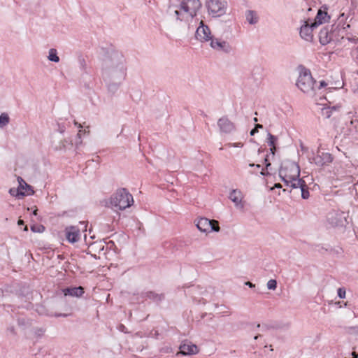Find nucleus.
Instances as JSON below:
<instances>
[{
  "label": "nucleus",
  "mask_w": 358,
  "mask_h": 358,
  "mask_svg": "<svg viewBox=\"0 0 358 358\" xmlns=\"http://www.w3.org/2000/svg\"><path fill=\"white\" fill-rule=\"evenodd\" d=\"M101 69L105 81L123 80L126 76L123 55L117 51L108 52L103 59Z\"/></svg>",
  "instance_id": "obj_1"
},
{
  "label": "nucleus",
  "mask_w": 358,
  "mask_h": 358,
  "mask_svg": "<svg viewBox=\"0 0 358 358\" xmlns=\"http://www.w3.org/2000/svg\"><path fill=\"white\" fill-rule=\"evenodd\" d=\"M200 0H170L167 14L177 21H188L201 8Z\"/></svg>",
  "instance_id": "obj_2"
},
{
  "label": "nucleus",
  "mask_w": 358,
  "mask_h": 358,
  "mask_svg": "<svg viewBox=\"0 0 358 358\" xmlns=\"http://www.w3.org/2000/svg\"><path fill=\"white\" fill-rule=\"evenodd\" d=\"M350 27V24H347L345 27L343 25V27L341 28H338V26H337L336 29H332L331 31H329V29L326 27L321 29V31L319 33L320 43L322 45H324L329 43L331 41H338L339 39L337 37L338 36H341V40L346 38L349 41L356 43V41H358V38H355L349 36H348V34L345 33L346 29L349 28Z\"/></svg>",
  "instance_id": "obj_3"
},
{
  "label": "nucleus",
  "mask_w": 358,
  "mask_h": 358,
  "mask_svg": "<svg viewBox=\"0 0 358 358\" xmlns=\"http://www.w3.org/2000/svg\"><path fill=\"white\" fill-rule=\"evenodd\" d=\"M299 76L297 79L296 86L303 92L313 96L315 94V80L312 77L309 69L303 66H299Z\"/></svg>",
  "instance_id": "obj_4"
},
{
  "label": "nucleus",
  "mask_w": 358,
  "mask_h": 358,
  "mask_svg": "<svg viewBox=\"0 0 358 358\" xmlns=\"http://www.w3.org/2000/svg\"><path fill=\"white\" fill-rule=\"evenodd\" d=\"M134 203L132 195L125 188L117 189L110 197V204L117 210H124Z\"/></svg>",
  "instance_id": "obj_5"
},
{
  "label": "nucleus",
  "mask_w": 358,
  "mask_h": 358,
  "mask_svg": "<svg viewBox=\"0 0 358 358\" xmlns=\"http://www.w3.org/2000/svg\"><path fill=\"white\" fill-rule=\"evenodd\" d=\"M206 6L209 14L213 17H220L226 13L227 2L225 0H208Z\"/></svg>",
  "instance_id": "obj_6"
},
{
  "label": "nucleus",
  "mask_w": 358,
  "mask_h": 358,
  "mask_svg": "<svg viewBox=\"0 0 358 358\" xmlns=\"http://www.w3.org/2000/svg\"><path fill=\"white\" fill-rule=\"evenodd\" d=\"M195 38L201 43H210L214 38L213 35L208 26L204 24L203 21H201L199 26L197 27L195 32Z\"/></svg>",
  "instance_id": "obj_7"
},
{
  "label": "nucleus",
  "mask_w": 358,
  "mask_h": 358,
  "mask_svg": "<svg viewBox=\"0 0 358 358\" xmlns=\"http://www.w3.org/2000/svg\"><path fill=\"white\" fill-rule=\"evenodd\" d=\"M300 169L295 163H291L279 171V176H283L289 180H301L299 178Z\"/></svg>",
  "instance_id": "obj_8"
},
{
  "label": "nucleus",
  "mask_w": 358,
  "mask_h": 358,
  "mask_svg": "<svg viewBox=\"0 0 358 358\" xmlns=\"http://www.w3.org/2000/svg\"><path fill=\"white\" fill-rule=\"evenodd\" d=\"M329 220L336 226H343L347 223V218L344 212H334L329 214Z\"/></svg>",
  "instance_id": "obj_9"
},
{
  "label": "nucleus",
  "mask_w": 358,
  "mask_h": 358,
  "mask_svg": "<svg viewBox=\"0 0 358 358\" xmlns=\"http://www.w3.org/2000/svg\"><path fill=\"white\" fill-rule=\"evenodd\" d=\"M315 28H316V27H313V23L312 22H304V24L301 26L300 29V36L306 41H311L313 37V31Z\"/></svg>",
  "instance_id": "obj_10"
},
{
  "label": "nucleus",
  "mask_w": 358,
  "mask_h": 358,
  "mask_svg": "<svg viewBox=\"0 0 358 358\" xmlns=\"http://www.w3.org/2000/svg\"><path fill=\"white\" fill-rule=\"evenodd\" d=\"M333 161L331 154L324 152H318L316 156L313 158V162L317 166H322L327 165Z\"/></svg>",
  "instance_id": "obj_11"
},
{
  "label": "nucleus",
  "mask_w": 358,
  "mask_h": 358,
  "mask_svg": "<svg viewBox=\"0 0 358 358\" xmlns=\"http://www.w3.org/2000/svg\"><path fill=\"white\" fill-rule=\"evenodd\" d=\"M209 45L213 49L217 51L229 53L231 50V45L227 41H220L218 38H214Z\"/></svg>",
  "instance_id": "obj_12"
},
{
  "label": "nucleus",
  "mask_w": 358,
  "mask_h": 358,
  "mask_svg": "<svg viewBox=\"0 0 358 358\" xmlns=\"http://www.w3.org/2000/svg\"><path fill=\"white\" fill-rule=\"evenodd\" d=\"M65 236L69 242L74 243L77 242L80 238V229L75 226L67 227L65 229Z\"/></svg>",
  "instance_id": "obj_13"
},
{
  "label": "nucleus",
  "mask_w": 358,
  "mask_h": 358,
  "mask_svg": "<svg viewBox=\"0 0 358 358\" xmlns=\"http://www.w3.org/2000/svg\"><path fill=\"white\" fill-rule=\"evenodd\" d=\"M217 125L220 131L224 133H230L235 129L234 124L227 117L220 118L217 121Z\"/></svg>",
  "instance_id": "obj_14"
},
{
  "label": "nucleus",
  "mask_w": 358,
  "mask_h": 358,
  "mask_svg": "<svg viewBox=\"0 0 358 358\" xmlns=\"http://www.w3.org/2000/svg\"><path fill=\"white\" fill-rule=\"evenodd\" d=\"M150 299L154 302L159 303L164 299V294H157L152 291L145 292L141 293L136 298L137 300L141 299L142 301L145 299Z\"/></svg>",
  "instance_id": "obj_15"
},
{
  "label": "nucleus",
  "mask_w": 358,
  "mask_h": 358,
  "mask_svg": "<svg viewBox=\"0 0 358 358\" xmlns=\"http://www.w3.org/2000/svg\"><path fill=\"white\" fill-rule=\"evenodd\" d=\"M327 7H324V10L319 9L317 11V13L315 16V18L314 20V22H312L313 23V27H317L323 23L327 22L329 19L330 16L328 15L327 12Z\"/></svg>",
  "instance_id": "obj_16"
},
{
  "label": "nucleus",
  "mask_w": 358,
  "mask_h": 358,
  "mask_svg": "<svg viewBox=\"0 0 358 358\" xmlns=\"http://www.w3.org/2000/svg\"><path fill=\"white\" fill-rule=\"evenodd\" d=\"M229 199L233 203H234L237 208H244V205L242 203L243 194L240 190L237 189H233L229 194Z\"/></svg>",
  "instance_id": "obj_17"
},
{
  "label": "nucleus",
  "mask_w": 358,
  "mask_h": 358,
  "mask_svg": "<svg viewBox=\"0 0 358 358\" xmlns=\"http://www.w3.org/2000/svg\"><path fill=\"white\" fill-rule=\"evenodd\" d=\"M199 352L198 348L194 344H182L180 346V352L183 355H196Z\"/></svg>",
  "instance_id": "obj_18"
},
{
  "label": "nucleus",
  "mask_w": 358,
  "mask_h": 358,
  "mask_svg": "<svg viewBox=\"0 0 358 358\" xmlns=\"http://www.w3.org/2000/svg\"><path fill=\"white\" fill-rule=\"evenodd\" d=\"M210 220L206 217H201L196 221V226L202 232H208L210 228Z\"/></svg>",
  "instance_id": "obj_19"
},
{
  "label": "nucleus",
  "mask_w": 358,
  "mask_h": 358,
  "mask_svg": "<svg viewBox=\"0 0 358 358\" xmlns=\"http://www.w3.org/2000/svg\"><path fill=\"white\" fill-rule=\"evenodd\" d=\"M65 296L70 295L72 296L80 297L84 294V289L83 287H68L64 289Z\"/></svg>",
  "instance_id": "obj_20"
},
{
  "label": "nucleus",
  "mask_w": 358,
  "mask_h": 358,
  "mask_svg": "<svg viewBox=\"0 0 358 358\" xmlns=\"http://www.w3.org/2000/svg\"><path fill=\"white\" fill-rule=\"evenodd\" d=\"M17 181L19 182V187L20 190L24 189L26 191L25 195H32L34 194V191L33 187L27 184L21 177L17 178Z\"/></svg>",
  "instance_id": "obj_21"
},
{
  "label": "nucleus",
  "mask_w": 358,
  "mask_h": 358,
  "mask_svg": "<svg viewBox=\"0 0 358 358\" xmlns=\"http://www.w3.org/2000/svg\"><path fill=\"white\" fill-rule=\"evenodd\" d=\"M246 20L250 24H255L259 21L257 13L255 10H248L245 13Z\"/></svg>",
  "instance_id": "obj_22"
},
{
  "label": "nucleus",
  "mask_w": 358,
  "mask_h": 358,
  "mask_svg": "<svg viewBox=\"0 0 358 358\" xmlns=\"http://www.w3.org/2000/svg\"><path fill=\"white\" fill-rule=\"evenodd\" d=\"M85 240L87 244L89 245V248L90 249V252L92 251L100 252L101 251L103 250L104 245L101 241L88 243L87 241L86 235L85 236Z\"/></svg>",
  "instance_id": "obj_23"
},
{
  "label": "nucleus",
  "mask_w": 358,
  "mask_h": 358,
  "mask_svg": "<svg viewBox=\"0 0 358 358\" xmlns=\"http://www.w3.org/2000/svg\"><path fill=\"white\" fill-rule=\"evenodd\" d=\"M300 182H300L301 184L300 185H299L298 188L301 189V197L303 199H307L310 196L308 187H307V185L306 184V182L303 180H301Z\"/></svg>",
  "instance_id": "obj_24"
},
{
  "label": "nucleus",
  "mask_w": 358,
  "mask_h": 358,
  "mask_svg": "<svg viewBox=\"0 0 358 358\" xmlns=\"http://www.w3.org/2000/svg\"><path fill=\"white\" fill-rule=\"evenodd\" d=\"M280 178L282 179V180L285 182L286 186L291 187L293 189H296L299 187V185H300V180H289L288 178H285L283 176H280Z\"/></svg>",
  "instance_id": "obj_25"
},
{
  "label": "nucleus",
  "mask_w": 358,
  "mask_h": 358,
  "mask_svg": "<svg viewBox=\"0 0 358 358\" xmlns=\"http://www.w3.org/2000/svg\"><path fill=\"white\" fill-rule=\"evenodd\" d=\"M72 145H73L72 141L65 138L64 140H62L59 143V145H55V150H63V149H66L69 146L72 147Z\"/></svg>",
  "instance_id": "obj_26"
},
{
  "label": "nucleus",
  "mask_w": 358,
  "mask_h": 358,
  "mask_svg": "<svg viewBox=\"0 0 358 358\" xmlns=\"http://www.w3.org/2000/svg\"><path fill=\"white\" fill-rule=\"evenodd\" d=\"M48 58L50 61L54 62H59V57L57 55V50L54 48L49 50V55Z\"/></svg>",
  "instance_id": "obj_27"
},
{
  "label": "nucleus",
  "mask_w": 358,
  "mask_h": 358,
  "mask_svg": "<svg viewBox=\"0 0 358 358\" xmlns=\"http://www.w3.org/2000/svg\"><path fill=\"white\" fill-rule=\"evenodd\" d=\"M9 193L13 196L20 197V196H25V192L20 190V187H18L17 189L16 188H10L9 189Z\"/></svg>",
  "instance_id": "obj_28"
},
{
  "label": "nucleus",
  "mask_w": 358,
  "mask_h": 358,
  "mask_svg": "<svg viewBox=\"0 0 358 358\" xmlns=\"http://www.w3.org/2000/svg\"><path fill=\"white\" fill-rule=\"evenodd\" d=\"M122 80H110L108 83V90L111 92H115L119 87Z\"/></svg>",
  "instance_id": "obj_29"
},
{
  "label": "nucleus",
  "mask_w": 358,
  "mask_h": 358,
  "mask_svg": "<svg viewBox=\"0 0 358 358\" xmlns=\"http://www.w3.org/2000/svg\"><path fill=\"white\" fill-rule=\"evenodd\" d=\"M9 116L6 113H2L0 115V127L2 128L9 123Z\"/></svg>",
  "instance_id": "obj_30"
},
{
  "label": "nucleus",
  "mask_w": 358,
  "mask_h": 358,
  "mask_svg": "<svg viewBox=\"0 0 358 358\" xmlns=\"http://www.w3.org/2000/svg\"><path fill=\"white\" fill-rule=\"evenodd\" d=\"M268 137H267V143L269 146L273 147V145H275V143L278 140V138L271 134L270 132L268 133Z\"/></svg>",
  "instance_id": "obj_31"
},
{
  "label": "nucleus",
  "mask_w": 358,
  "mask_h": 358,
  "mask_svg": "<svg viewBox=\"0 0 358 358\" xmlns=\"http://www.w3.org/2000/svg\"><path fill=\"white\" fill-rule=\"evenodd\" d=\"M210 222H211V224H210V228L209 231L218 232L220 229L218 221H217L215 220H210Z\"/></svg>",
  "instance_id": "obj_32"
},
{
  "label": "nucleus",
  "mask_w": 358,
  "mask_h": 358,
  "mask_svg": "<svg viewBox=\"0 0 358 358\" xmlns=\"http://www.w3.org/2000/svg\"><path fill=\"white\" fill-rule=\"evenodd\" d=\"M322 114L325 118H329L333 115L332 111L331 110V108H329L328 106H324L322 109Z\"/></svg>",
  "instance_id": "obj_33"
},
{
  "label": "nucleus",
  "mask_w": 358,
  "mask_h": 358,
  "mask_svg": "<svg viewBox=\"0 0 358 358\" xmlns=\"http://www.w3.org/2000/svg\"><path fill=\"white\" fill-rule=\"evenodd\" d=\"M328 102H329V105L327 106L329 107V108H331V110L332 111L333 113L334 112L340 111V109L341 108V103H338V104L331 106V102L329 101H328Z\"/></svg>",
  "instance_id": "obj_34"
},
{
  "label": "nucleus",
  "mask_w": 358,
  "mask_h": 358,
  "mask_svg": "<svg viewBox=\"0 0 358 358\" xmlns=\"http://www.w3.org/2000/svg\"><path fill=\"white\" fill-rule=\"evenodd\" d=\"M277 287V282L275 280H273V279H271V280H269L268 282H267V287L268 289H275Z\"/></svg>",
  "instance_id": "obj_35"
},
{
  "label": "nucleus",
  "mask_w": 358,
  "mask_h": 358,
  "mask_svg": "<svg viewBox=\"0 0 358 358\" xmlns=\"http://www.w3.org/2000/svg\"><path fill=\"white\" fill-rule=\"evenodd\" d=\"M83 132H84L83 130H79L78 133L77 134V136H76L77 139L75 142L76 148H78L79 145L82 144L81 135H82Z\"/></svg>",
  "instance_id": "obj_36"
},
{
  "label": "nucleus",
  "mask_w": 358,
  "mask_h": 358,
  "mask_svg": "<svg viewBox=\"0 0 358 358\" xmlns=\"http://www.w3.org/2000/svg\"><path fill=\"white\" fill-rule=\"evenodd\" d=\"M78 62H79L80 67L81 68V69H83V71H86L87 64H86L85 59L83 57H80L78 59Z\"/></svg>",
  "instance_id": "obj_37"
},
{
  "label": "nucleus",
  "mask_w": 358,
  "mask_h": 358,
  "mask_svg": "<svg viewBox=\"0 0 358 358\" xmlns=\"http://www.w3.org/2000/svg\"><path fill=\"white\" fill-rule=\"evenodd\" d=\"M345 289L344 287H340L338 289V296L341 299H344L345 297Z\"/></svg>",
  "instance_id": "obj_38"
},
{
  "label": "nucleus",
  "mask_w": 358,
  "mask_h": 358,
  "mask_svg": "<svg viewBox=\"0 0 358 358\" xmlns=\"http://www.w3.org/2000/svg\"><path fill=\"white\" fill-rule=\"evenodd\" d=\"M327 85V83L324 80H322L320 82V85H315V91L317 90H320L321 88L326 87Z\"/></svg>",
  "instance_id": "obj_39"
},
{
  "label": "nucleus",
  "mask_w": 358,
  "mask_h": 358,
  "mask_svg": "<svg viewBox=\"0 0 358 358\" xmlns=\"http://www.w3.org/2000/svg\"><path fill=\"white\" fill-rule=\"evenodd\" d=\"M268 155H266V157L264 158L265 166H266V169L267 170L271 166V164L268 162Z\"/></svg>",
  "instance_id": "obj_40"
},
{
  "label": "nucleus",
  "mask_w": 358,
  "mask_h": 358,
  "mask_svg": "<svg viewBox=\"0 0 358 358\" xmlns=\"http://www.w3.org/2000/svg\"><path fill=\"white\" fill-rule=\"evenodd\" d=\"M229 147H243V144L242 143H229L227 145Z\"/></svg>",
  "instance_id": "obj_41"
},
{
  "label": "nucleus",
  "mask_w": 358,
  "mask_h": 358,
  "mask_svg": "<svg viewBox=\"0 0 358 358\" xmlns=\"http://www.w3.org/2000/svg\"><path fill=\"white\" fill-rule=\"evenodd\" d=\"M45 332V330L43 329H38L36 331V334L38 336H41L43 335Z\"/></svg>",
  "instance_id": "obj_42"
},
{
  "label": "nucleus",
  "mask_w": 358,
  "mask_h": 358,
  "mask_svg": "<svg viewBox=\"0 0 358 358\" xmlns=\"http://www.w3.org/2000/svg\"><path fill=\"white\" fill-rule=\"evenodd\" d=\"M58 131L62 134L64 133L65 131L64 126L58 124Z\"/></svg>",
  "instance_id": "obj_43"
},
{
  "label": "nucleus",
  "mask_w": 358,
  "mask_h": 358,
  "mask_svg": "<svg viewBox=\"0 0 358 358\" xmlns=\"http://www.w3.org/2000/svg\"><path fill=\"white\" fill-rule=\"evenodd\" d=\"M245 284V285L249 286V287H250V288H253V287H255V284H253V283H252V282H250V281H247Z\"/></svg>",
  "instance_id": "obj_44"
},
{
  "label": "nucleus",
  "mask_w": 358,
  "mask_h": 358,
  "mask_svg": "<svg viewBox=\"0 0 358 358\" xmlns=\"http://www.w3.org/2000/svg\"><path fill=\"white\" fill-rule=\"evenodd\" d=\"M270 151H271V154H272L273 155H275V151H276V147H275V145H273V147H271V148H270Z\"/></svg>",
  "instance_id": "obj_45"
},
{
  "label": "nucleus",
  "mask_w": 358,
  "mask_h": 358,
  "mask_svg": "<svg viewBox=\"0 0 358 358\" xmlns=\"http://www.w3.org/2000/svg\"><path fill=\"white\" fill-rule=\"evenodd\" d=\"M258 132V130L255 127L254 129H252L251 131H250V135L251 136H254L256 133Z\"/></svg>",
  "instance_id": "obj_46"
},
{
  "label": "nucleus",
  "mask_w": 358,
  "mask_h": 358,
  "mask_svg": "<svg viewBox=\"0 0 358 358\" xmlns=\"http://www.w3.org/2000/svg\"><path fill=\"white\" fill-rule=\"evenodd\" d=\"M260 174L262 176H268L269 173L268 172L265 171L264 169H262V171L260 172Z\"/></svg>",
  "instance_id": "obj_47"
},
{
  "label": "nucleus",
  "mask_w": 358,
  "mask_h": 358,
  "mask_svg": "<svg viewBox=\"0 0 358 358\" xmlns=\"http://www.w3.org/2000/svg\"><path fill=\"white\" fill-rule=\"evenodd\" d=\"M249 166H250V167H254V166H255V167H257V168H260V167H261V165H260V164H249Z\"/></svg>",
  "instance_id": "obj_48"
},
{
  "label": "nucleus",
  "mask_w": 358,
  "mask_h": 358,
  "mask_svg": "<svg viewBox=\"0 0 358 358\" xmlns=\"http://www.w3.org/2000/svg\"><path fill=\"white\" fill-rule=\"evenodd\" d=\"M255 127L258 130V129H262L263 128V125L260 124H255Z\"/></svg>",
  "instance_id": "obj_49"
},
{
  "label": "nucleus",
  "mask_w": 358,
  "mask_h": 358,
  "mask_svg": "<svg viewBox=\"0 0 358 358\" xmlns=\"http://www.w3.org/2000/svg\"><path fill=\"white\" fill-rule=\"evenodd\" d=\"M274 187L275 188H282V185L280 183H275L274 185Z\"/></svg>",
  "instance_id": "obj_50"
},
{
  "label": "nucleus",
  "mask_w": 358,
  "mask_h": 358,
  "mask_svg": "<svg viewBox=\"0 0 358 358\" xmlns=\"http://www.w3.org/2000/svg\"><path fill=\"white\" fill-rule=\"evenodd\" d=\"M18 225H24V222L22 220H19L17 222Z\"/></svg>",
  "instance_id": "obj_51"
},
{
  "label": "nucleus",
  "mask_w": 358,
  "mask_h": 358,
  "mask_svg": "<svg viewBox=\"0 0 358 358\" xmlns=\"http://www.w3.org/2000/svg\"><path fill=\"white\" fill-rule=\"evenodd\" d=\"M55 317H66V314H55Z\"/></svg>",
  "instance_id": "obj_52"
},
{
  "label": "nucleus",
  "mask_w": 358,
  "mask_h": 358,
  "mask_svg": "<svg viewBox=\"0 0 358 358\" xmlns=\"http://www.w3.org/2000/svg\"><path fill=\"white\" fill-rule=\"evenodd\" d=\"M31 230L32 231H34V232L36 231V227H35V226H31Z\"/></svg>",
  "instance_id": "obj_53"
},
{
  "label": "nucleus",
  "mask_w": 358,
  "mask_h": 358,
  "mask_svg": "<svg viewBox=\"0 0 358 358\" xmlns=\"http://www.w3.org/2000/svg\"><path fill=\"white\" fill-rule=\"evenodd\" d=\"M75 125L78 126V127H82V125L80 124H78L77 122H74Z\"/></svg>",
  "instance_id": "obj_54"
},
{
  "label": "nucleus",
  "mask_w": 358,
  "mask_h": 358,
  "mask_svg": "<svg viewBox=\"0 0 358 358\" xmlns=\"http://www.w3.org/2000/svg\"><path fill=\"white\" fill-rule=\"evenodd\" d=\"M9 329H10V331L12 333L15 334V329H14V328H13V327H11V328H10Z\"/></svg>",
  "instance_id": "obj_55"
},
{
  "label": "nucleus",
  "mask_w": 358,
  "mask_h": 358,
  "mask_svg": "<svg viewBox=\"0 0 358 358\" xmlns=\"http://www.w3.org/2000/svg\"><path fill=\"white\" fill-rule=\"evenodd\" d=\"M37 210H38L37 209H36L35 210H34L33 214H34V215H37Z\"/></svg>",
  "instance_id": "obj_56"
},
{
  "label": "nucleus",
  "mask_w": 358,
  "mask_h": 358,
  "mask_svg": "<svg viewBox=\"0 0 358 358\" xmlns=\"http://www.w3.org/2000/svg\"><path fill=\"white\" fill-rule=\"evenodd\" d=\"M259 336H260V335H259H259H257V336H255L254 339H255V340H257Z\"/></svg>",
  "instance_id": "obj_57"
},
{
  "label": "nucleus",
  "mask_w": 358,
  "mask_h": 358,
  "mask_svg": "<svg viewBox=\"0 0 358 358\" xmlns=\"http://www.w3.org/2000/svg\"><path fill=\"white\" fill-rule=\"evenodd\" d=\"M253 120H254V122H257L258 121V119H257V117H255V118L253 119Z\"/></svg>",
  "instance_id": "obj_58"
},
{
  "label": "nucleus",
  "mask_w": 358,
  "mask_h": 358,
  "mask_svg": "<svg viewBox=\"0 0 358 358\" xmlns=\"http://www.w3.org/2000/svg\"><path fill=\"white\" fill-rule=\"evenodd\" d=\"M27 230H28L27 226H25L24 228V231H27Z\"/></svg>",
  "instance_id": "obj_59"
},
{
  "label": "nucleus",
  "mask_w": 358,
  "mask_h": 358,
  "mask_svg": "<svg viewBox=\"0 0 358 358\" xmlns=\"http://www.w3.org/2000/svg\"><path fill=\"white\" fill-rule=\"evenodd\" d=\"M353 358H357V357H353Z\"/></svg>",
  "instance_id": "obj_60"
},
{
  "label": "nucleus",
  "mask_w": 358,
  "mask_h": 358,
  "mask_svg": "<svg viewBox=\"0 0 358 358\" xmlns=\"http://www.w3.org/2000/svg\"><path fill=\"white\" fill-rule=\"evenodd\" d=\"M357 356H358V354H357Z\"/></svg>",
  "instance_id": "obj_61"
}]
</instances>
